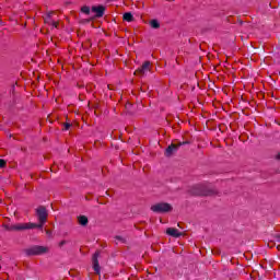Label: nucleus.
<instances>
[{
  "instance_id": "f257e3e1",
  "label": "nucleus",
  "mask_w": 280,
  "mask_h": 280,
  "mask_svg": "<svg viewBox=\"0 0 280 280\" xmlns=\"http://www.w3.org/2000/svg\"><path fill=\"white\" fill-rule=\"evenodd\" d=\"M39 224L36 223H16L10 225L9 231H27L30 229H43V224L47 222V209L45 207L37 208Z\"/></svg>"
},
{
  "instance_id": "f03ea898",
  "label": "nucleus",
  "mask_w": 280,
  "mask_h": 280,
  "mask_svg": "<svg viewBox=\"0 0 280 280\" xmlns=\"http://www.w3.org/2000/svg\"><path fill=\"white\" fill-rule=\"evenodd\" d=\"M151 210L154 211V213H168V211H172V205L170 203H156L151 207Z\"/></svg>"
},
{
  "instance_id": "7ed1b4c3",
  "label": "nucleus",
  "mask_w": 280,
  "mask_h": 280,
  "mask_svg": "<svg viewBox=\"0 0 280 280\" xmlns=\"http://www.w3.org/2000/svg\"><path fill=\"white\" fill-rule=\"evenodd\" d=\"M106 9L102 5L92 7L91 14H94L97 19H101V16H104V12Z\"/></svg>"
},
{
  "instance_id": "20e7f679",
  "label": "nucleus",
  "mask_w": 280,
  "mask_h": 280,
  "mask_svg": "<svg viewBox=\"0 0 280 280\" xmlns=\"http://www.w3.org/2000/svg\"><path fill=\"white\" fill-rule=\"evenodd\" d=\"M150 72V61H145L141 68H139L135 74L136 75H145V73Z\"/></svg>"
},
{
  "instance_id": "39448f33",
  "label": "nucleus",
  "mask_w": 280,
  "mask_h": 280,
  "mask_svg": "<svg viewBox=\"0 0 280 280\" xmlns=\"http://www.w3.org/2000/svg\"><path fill=\"white\" fill-rule=\"evenodd\" d=\"M48 248L45 246H35L31 249L30 255H45L47 253Z\"/></svg>"
},
{
  "instance_id": "423d86ee",
  "label": "nucleus",
  "mask_w": 280,
  "mask_h": 280,
  "mask_svg": "<svg viewBox=\"0 0 280 280\" xmlns=\"http://www.w3.org/2000/svg\"><path fill=\"white\" fill-rule=\"evenodd\" d=\"M51 16H54V12H48L44 21L45 23L50 25L52 28H56L58 27V22H56L55 20H51Z\"/></svg>"
},
{
  "instance_id": "0eeeda50",
  "label": "nucleus",
  "mask_w": 280,
  "mask_h": 280,
  "mask_svg": "<svg viewBox=\"0 0 280 280\" xmlns=\"http://www.w3.org/2000/svg\"><path fill=\"white\" fill-rule=\"evenodd\" d=\"M100 257V252H96L93 257H92V261H93V270L94 272H96V275H100V262L97 261V258Z\"/></svg>"
},
{
  "instance_id": "6e6552de",
  "label": "nucleus",
  "mask_w": 280,
  "mask_h": 280,
  "mask_svg": "<svg viewBox=\"0 0 280 280\" xmlns=\"http://www.w3.org/2000/svg\"><path fill=\"white\" fill-rule=\"evenodd\" d=\"M166 234L171 235V237H180V235H183V232H180L174 228H168L166 230Z\"/></svg>"
},
{
  "instance_id": "1a4fd4ad",
  "label": "nucleus",
  "mask_w": 280,
  "mask_h": 280,
  "mask_svg": "<svg viewBox=\"0 0 280 280\" xmlns=\"http://www.w3.org/2000/svg\"><path fill=\"white\" fill-rule=\"evenodd\" d=\"M78 222L81 224V226H86V224H89V219L84 215H80L78 218Z\"/></svg>"
},
{
  "instance_id": "9d476101",
  "label": "nucleus",
  "mask_w": 280,
  "mask_h": 280,
  "mask_svg": "<svg viewBox=\"0 0 280 280\" xmlns=\"http://www.w3.org/2000/svg\"><path fill=\"white\" fill-rule=\"evenodd\" d=\"M150 25H151V27H153V30H159V27H161V24L156 20H152L150 22Z\"/></svg>"
},
{
  "instance_id": "9b49d317",
  "label": "nucleus",
  "mask_w": 280,
  "mask_h": 280,
  "mask_svg": "<svg viewBox=\"0 0 280 280\" xmlns=\"http://www.w3.org/2000/svg\"><path fill=\"white\" fill-rule=\"evenodd\" d=\"M124 21H127L128 23H131V21H132L131 13H125L124 14Z\"/></svg>"
},
{
  "instance_id": "f8f14e48",
  "label": "nucleus",
  "mask_w": 280,
  "mask_h": 280,
  "mask_svg": "<svg viewBox=\"0 0 280 280\" xmlns=\"http://www.w3.org/2000/svg\"><path fill=\"white\" fill-rule=\"evenodd\" d=\"M174 150H176V145H171L166 149V156H170L172 154V152H174Z\"/></svg>"
},
{
  "instance_id": "ddd939ff",
  "label": "nucleus",
  "mask_w": 280,
  "mask_h": 280,
  "mask_svg": "<svg viewBox=\"0 0 280 280\" xmlns=\"http://www.w3.org/2000/svg\"><path fill=\"white\" fill-rule=\"evenodd\" d=\"M81 11L83 12V14H90L91 13V8L83 7V8H81Z\"/></svg>"
},
{
  "instance_id": "4468645a",
  "label": "nucleus",
  "mask_w": 280,
  "mask_h": 280,
  "mask_svg": "<svg viewBox=\"0 0 280 280\" xmlns=\"http://www.w3.org/2000/svg\"><path fill=\"white\" fill-rule=\"evenodd\" d=\"M71 128V124L67 122L65 124V130H69Z\"/></svg>"
},
{
  "instance_id": "2eb2a0df",
  "label": "nucleus",
  "mask_w": 280,
  "mask_h": 280,
  "mask_svg": "<svg viewBox=\"0 0 280 280\" xmlns=\"http://www.w3.org/2000/svg\"><path fill=\"white\" fill-rule=\"evenodd\" d=\"M0 167H5V160H0Z\"/></svg>"
},
{
  "instance_id": "dca6fc26",
  "label": "nucleus",
  "mask_w": 280,
  "mask_h": 280,
  "mask_svg": "<svg viewBox=\"0 0 280 280\" xmlns=\"http://www.w3.org/2000/svg\"><path fill=\"white\" fill-rule=\"evenodd\" d=\"M199 194H200V196H210L211 195V192H207V191H201Z\"/></svg>"
},
{
  "instance_id": "f3484780",
  "label": "nucleus",
  "mask_w": 280,
  "mask_h": 280,
  "mask_svg": "<svg viewBox=\"0 0 280 280\" xmlns=\"http://www.w3.org/2000/svg\"><path fill=\"white\" fill-rule=\"evenodd\" d=\"M46 233L49 235V231H46Z\"/></svg>"
},
{
  "instance_id": "a211bd4d",
  "label": "nucleus",
  "mask_w": 280,
  "mask_h": 280,
  "mask_svg": "<svg viewBox=\"0 0 280 280\" xmlns=\"http://www.w3.org/2000/svg\"><path fill=\"white\" fill-rule=\"evenodd\" d=\"M278 159H280V153H279V155H278Z\"/></svg>"
}]
</instances>
